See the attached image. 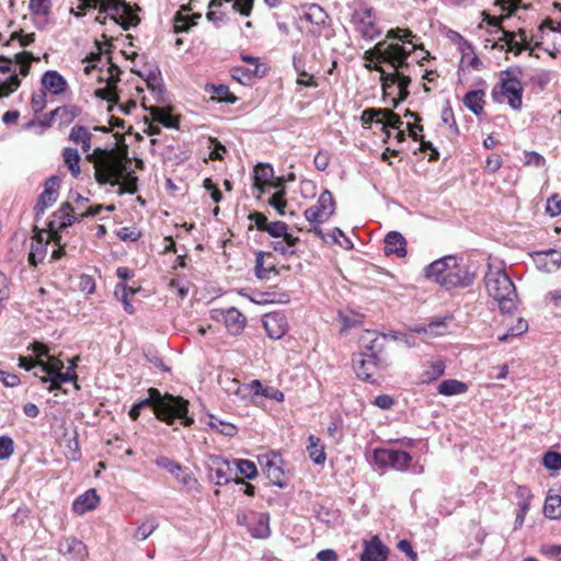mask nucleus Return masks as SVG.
I'll use <instances>...</instances> for the list:
<instances>
[{
	"label": "nucleus",
	"instance_id": "1",
	"mask_svg": "<svg viewBox=\"0 0 561 561\" xmlns=\"http://www.w3.org/2000/svg\"><path fill=\"white\" fill-rule=\"evenodd\" d=\"M188 405L190 402L180 396L161 393L156 388H149L148 398L134 403L128 415L136 421L141 410L150 407L159 421L168 425H173L175 421H179L180 425L187 427L194 423V419L188 415Z\"/></svg>",
	"mask_w": 561,
	"mask_h": 561
},
{
	"label": "nucleus",
	"instance_id": "2",
	"mask_svg": "<svg viewBox=\"0 0 561 561\" xmlns=\"http://www.w3.org/2000/svg\"><path fill=\"white\" fill-rule=\"evenodd\" d=\"M414 50V46L407 48L400 44H387L386 41H382L377 43L373 50L365 51V60L371 61L373 57H375L379 62H388L393 67V73H397L394 87L397 85L398 89V98H391L393 107H397L410 94L409 85L411 78L400 71V69L409 66L407 59Z\"/></svg>",
	"mask_w": 561,
	"mask_h": 561
},
{
	"label": "nucleus",
	"instance_id": "3",
	"mask_svg": "<svg viewBox=\"0 0 561 561\" xmlns=\"http://www.w3.org/2000/svg\"><path fill=\"white\" fill-rule=\"evenodd\" d=\"M460 262L456 255H446L428 264L424 275L446 289L468 287L473 283L474 274L462 267Z\"/></svg>",
	"mask_w": 561,
	"mask_h": 561
},
{
	"label": "nucleus",
	"instance_id": "4",
	"mask_svg": "<svg viewBox=\"0 0 561 561\" xmlns=\"http://www.w3.org/2000/svg\"><path fill=\"white\" fill-rule=\"evenodd\" d=\"M484 284L488 295L496 302L502 313H513L517 309L516 287L504 268L489 264Z\"/></svg>",
	"mask_w": 561,
	"mask_h": 561
},
{
	"label": "nucleus",
	"instance_id": "5",
	"mask_svg": "<svg viewBox=\"0 0 561 561\" xmlns=\"http://www.w3.org/2000/svg\"><path fill=\"white\" fill-rule=\"evenodd\" d=\"M94 153H99L94 161L96 182L101 185L107 183L112 186L118 185L126 171L127 153L107 152L101 149H96Z\"/></svg>",
	"mask_w": 561,
	"mask_h": 561
},
{
	"label": "nucleus",
	"instance_id": "6",
	"mask_svg": "<svg viewBox=\"0 0 561 561\" xmlns=\"http://www.w3.org/2000/svg\"><path fill=\"white\" fill-rule=\"evenodd\" d=\"M347 7L351 10L350 23L363 39L370 42L381 34L376 11L371 5L357 0Z\"/></svg>",
	"mask_w": 561,
	"mask_h": 561
},
{
	"label": "nucleus",
	"instance_id": "7",
	"mask_svg": "<svg viewBox=\"0 0 561 561\" xmlns=\"http://www.w3.org/2000/svg\"><path fill=\"white\" fill-rule=\"evenodd\" d=\"M78 8L84 10L85 8L99 7V13H107L117 24L124 30H129L136 26L140 20L133 12L131 7L125 0H79Z\"/></svg>",
	"mask_w": 561,
	"mask_h": 561
},
{
	"label": "nucleus",
	"instance_id": "8",
	"mask_svg": "<svg viewBox=\"0 0 561 561\" xmlns=\"http://www.w3.org/2000/svg\"><path fill=\"white\" fill-rule=\"evenodd\" d=\"M523 93L524 87L522 82L517 78L512 77L510 71H504L500 83L492 90V100L495 103H502L503 98H505L512 110L519 111L523 105Z\"/></svg>",
	"mask_w": 561,
	"mask_h": 561
},
{
	"label": "nucleus",
	"instance_id": "9",
	"mask_svg": "<svg viewBox=\"0 0 561 561\" xmlns=\"http://www.w3.org/2000/svg\"><path fill=\"white\" fill-rule=\"evenodd\" d=\"M79 219L76 215L75 208L69 202H65L60 207L51 215L48 222L49 238L55 242L61 241L60 232L73 225Z\"/></svg>",
	"mask_w": 561,
	"mask_h": 561
},
{
	"label": "nucleus",
	"instance_id": "10",
	"mask_svg": "<svg viewBox=\"0 0 561 561\" xmlns=\"http://www.w3.org/2000/svg\"><path fill=\"white\" fill-rule=\"evenodd\" d=\"M373 461L379 468L390 467L403 471L409 468L412 456L403 450L377 448L374 450Z\"/></svg>",
	"mask_w": 561,
	"mask_h": 561
},
{
	"label": "nucleus",
	"instance_id": "11",
	"mask_svg": "<svg viewBox=\"0 0 561 561\" xmlns=\"http://www.w3.org/2000/svg\"><path fill=\"white\" fill-rule=\"evenodd\" d=\"M335 211V202L330 191L324 190L317 203L305 210V217L310 224H323Z\"/></svg>",
	"mask_w": 561,
	"mask_h": 561
},
{
	"label": "nucleus",
	"instance_id": "12",
	"mask_svg": "<svg viewBox=\"0 0 561 561\" xmlns=\"http://www.w3.org/2000/svg\"><path fill=\"white\" fill-rule=\"evenodd\" d=\"M60 178L53 175L48 178L44 185V191L38 196L37 203L34 206L35 220L38 221L45 214L46 209L50 207L59 196Z\"/></svg>",
	"mask_w": 561,
	"mask_h": 561
},
{
	"label": "nucleus",
	"instance_id": "13",
	"mask_svg": "<svg viewBox=\"0 0 561 561\" xmlns=\"http://www.w3.org/2000/svg\"><path fill=\"white\" fill-rule=\"evenodd\" d=\"M20 84L12 59L0 55V98L10 95Z\"/></svg>",
	"mask_w": 561,
	"mask_h": 561
},
{
	"label": "nucleus",
	"instance_id": "14",
	"mask_svg": "<svg viewBox=\"0 0 561 561\" xmlns=\"http://www.w3.org/2000/svg\"><path fill=\"white\" fill-rule=\"evenodd\" d=\"M209 461V477L215 480L217 485H225L234 480L233 468L229 460L221 456H211Z\"/></svg>",
	"mask_w": 561,
	"mask_h": 561
},
{
	"label": "nucleus",
	"instance_id": "15",
	"mask_svg": "<svg viewBox=\"0 0 561 561\" xmlns=\"http://www.w3.org/2000/svg\"><path fill=\"white\" fill-rule=\"evenodd\" d=\"M353 364L358 378L374 382L373 376L378 367L376 353H359L353 357Z\"/></svg>",
	"mask_w": 561,
	"mask_h": 561
},
{
	"label": "nucleus",
	"instance_id": "16",
	"mask_svg": "<svg viewBox=\"0 0 561 561\" xmlns=\"http://www.w3.org/2000/svg\"><path fill=\"white\" fill-rule=\"evenodd\" d=\"M278 183H284V180L278 178L274 180V170L268 163H259L254 168L253 186L264 193L271 188H276Z\"/></svg>",
	"mask_w": 561,
	"mask_h": 561
},
{
	"label": "nucleus",
	"instance_id": "17",
	"mask_svg": "<svg viewBox=\"0 0 561 561\" xmlns=\"http://www.w3.org/2000/svg\"><path fill=\"white\" fill-rule=\"evenodd\" d=\"M263 325L273 340L282 339L288 331L287 318L282 312H271L263 317Z\"/></svg>",
	"mask_w": 561,
	"mask_h": 561
},
{
	"label": "nucleus",
	"instance_id": "18",
	"mask_svg": "<svg viewBox=\"0 0 561 561\" xmlns=\"http://www.w3.org/2000/svg\"><path fill=\"white\" fill-rule=\"evenodd\" d=\"M58 551L73 561H84L88 557L85 543L76 537H65L58 542Z\"/></svg>",
	"mask_w": 561,
	"mask_h": 561
},
{
	"label": "nucleus",
	"instance_id": "19",
	"mask_svg": "<svg viewBox=\"0 0 561 561\" xmlns=\"http://www.w3.org/2000/svg\"><path fill=\"white\" fill-rule=\"evenodd\" d=\"M30 348L38 357L46 356L48 358V363H45L42 359L37 362L38 370L41 374L54 375L56 371H61L64 368V363L60 359L48 355V348L45 344L35 342L30 346Z\"/></svg>",
	"mask_w": 561,
	"mask_h": 561
},
{
	"label": "nucleus",
	"instance_id": "20",
	"mask_svg": "<svg viewBox=\"0 0 561 561\" xmlns=\"http://www.w3.org/2000/svg\"><path fill=\"white\" fill-rule=\"evenodd\" d=\"M260 463H261L263 472L265 473L267 479L271 481V483L283 488L284 486V482H283L284 471L279 466V463H280L279 457L277 455L264 456V457L260 458Z\"/></svg>",
	"mask_w": 561,
	"mask_h": 561
},
{
	"label": "nucleus",
	"instance_id": "21",
	"mask_svg": "<svg viewBox=\"0 0 561 561\" xmlns=\"http://www.w3.org/2000/svg\"><path fill=\"white\" fill-rule=\"evenodd\" d=\"M42 90L50 94L58 95L66 91L68 83L66 79L56 70H48L42 76Z\"/></svg>",
	"mask_w": 561,
	"mask_h": 561
},
{
	"label": "nucleus",
	"instance_id": "22",
	"mask_svg": "<svg viewBox=\"0 0 561 561\" xmlns=\"http://www.w3.org/2000/svg\"><path fill=\"white\" fill-rule=\"evenodd\" d=\"M388 557V549L377 536L370 541H365L360 561H385Z\"/></svg>",
	"mask_w": 561,
	"mask_h": 561
},
{
	"label": "nucleus",
	"instance_id": "23",
	"mask_svg": "<svg viewBox=\"0 0 561 561\" xmlns=\"http://www.w3.org/2000/svg\"><path fill=\"white\" fill-rule=\"evenodd\" d=\"M407 241L398 231H390L385 237L383 252L386 255L394 254L398 257L407 255Z\"/></svg>",
	"mask_w": 561,
	"mask_h": 561
},
{
	"label": "nucleus",
	"instance_id": "24",
	"mask_svg": "<svg viewBox=\"0 0 561 561\" xmlns=\"http://www.w3.org/2000/svg\"><path fill=\"white\" fill-rule=\"evenodd\" d=\"M48 240L44 239V231L37 230L32 238L28 263L32 266H36L46 256Z\"/></svg>",
	"mask_w": 561,
	"mask_h": 561
},
{
	"label": "nucleus",
	"instance_id": "25",
	"mask_svg": "<svg viewBox=\"0 0 561 561\" xmlns=\"http://www.w3.org/2000/svg\"><path fill=\"white\" fill-rule=\"evenodd\" d=\"M173 477L181 484L182 491L190 494L201 492V484L188 468L181 465L180 471H176Z\"/></svg>",
	"mask_w": 561,
	"mask_h": 561
},
{
	"label": "nucleus",
	"instance_id": "26",
	"mask_svg": "<svg viewBox=\"0 0 561 561\" xmlns=\"http://www.w3.org/2000/svg\"><path fill=\"white\" fill-rule=\"evenodd\" d=\"M100 497L94 489L85 491L79 495L72 503V510L75 513L82 515L89 511L94 510L99 504Z\"/></svg>",
	"mask_w": 561,
	"mask_h": 561
},
{
	"label": "nucleus",
	"instance_id": "27",
	"mask_svg": "<svg viewBox=\"0 0 561 561\" xmlns=\"http://www.w3.org/2000/svg\"><path fill=\"white\" fill-rule=\"evenodd\" d=\"M457 37L459 50L461 53V64L467 65L473 69H479L481 66V60L476 55L473 45L461 35H457Z\"/></svg>",
	"mask_w": 561,
	"mask_h": 561
},
{
	"label": "nucleus",
	"instance_id": "28",
	"mask_svg": "<svg viewBox=\"0 0 561 561\" xmlns=\"http://www.w3.org/2000/svg\"><path fill=\"white\" fill-rule=\"evenodd\" d=\"M224 322L227 330L237 335L241 333L245 327V317L236 308H229L224 313Z\"/></svg>",
	"mask_w": 561,
	"mask_h": 561
},
{
	"label": "nucleus",
	"instance_id": "29",
	"mask_svg": "<svg viewBox=\"0 0 561 561\" xmlns=\"http://www.w3.org/2000/svg\"><path fill=\"white\" fill-rule=\"evenodd\" d=\"M205 92L210 94V100L219 103L233 104L237 102V96L230 92L229 87L226 84H211L205 85Z\"/></svg>",
	"mask_w": 561,
	"mask_h": 561
},
{
	"label": "nucleus",
	"instance_id": "30",
	"mask_svg": "<svg viewBox=\"0 0 561 561\" xmlns=\"http://www.w3.org/2000/svg\"><path fill=\"white\" fill-rule=\"evenodd\" d=\"M484 96H485V93L483 90H471L465 94L462 102H463V105L470 112H472L474 115L479 116L480 114L483 113V108H484V104H485Z\"/></svg>",
	"mask_w": 561,
	"mask_h": 561
},
{
	"label": "nucleus",
	"instance_id": "31",
	"mask_svg": "<svg viewBox=\"0 0 561 561\" xmlns=\"http://www.w3.org/2000/svg\"><path fill=\"white\" fill-rule=\"evenodd\" d=\"M369 70H375L380 73V81L382 87V96H392L394 91V80L397 73L387 72L383 67H381L379 64H368L366 66Z\"/></svg>",
	"mask_w": 561,
	"mask_h": 561
},
{
	"label": "nucleus",
	"instance_id": "32",
	"mask_svg": "<svg viewBox=\"0 0 561 561\" xmlns=\"http://www.w3.org/2000/svg\"><path fill=\"white\" fill-rule=\"evenodd\" d=\"M299 242V238L295 237L290 233L280 238V240H276L272 243V249L280 253L282 255H293L296 253V248Z\"/></svg>",
	"mask_w": 561,
	"mask_h": 561
},
{
	"label": "nucleus",
	"instance_id": "33",
	"mask_svg": "<svg viewBox=\"0 0 561 561\" xmlns=\"http://www.w3.org/2000/svg\"><path fill=\"white\" fill-rule=\"evenodd\" d=\"M445 373V363L442 359L432 360L427 368L420 375L421 383H430L437 380Z\"/></svg>",
	"mask_w": 561,
	"mask_h": 561
},
{
	"label": "nucleus",
	"instance_id": "34",
	"mask_svg": "<svg viewBox=\"0 0 561 561\" xmlns=\"http://www.w3.org/2000/svg\"><path fill=\"white\" fill-rule=\"evenodd\" d=\"M437 391L447 397L462 394L468 391V385L457 379H446L439 383Z\"/></svg>",
	"mask_w": 561,
	"mask_h": 561
},
{
	"label": "nucleus",
	"instance_id": "35",
	"mask_svg": "<svg viewBox=\"0 0 561 561\" xmlns=\"http://www.w3.org/2000/svg\"><path fill=\"white\" fill-rule=\"evenodd\" d=\"M307 451L310 459L316 465H323L325 462L327 456L324 453V447L320 444L319 437L314 435L308 436Z\"/></svg>",
	"mask_w": 561,
	"mask_h": 561
},
{
	"label": "nucleus",
	"instance_id": "36",
	"mask_svg": "<svg viewBox=\"0 0 561 561\" xmlns=\"http://www.w3.org/2000/svg\"><path fill=\"white\" fill-rule=\"evenodd\" d=\"M185 8H182L174 18L173 30L174 33L187 32L193 25L196 24L195 19H199V14L190 15Z\"/></svg>",
	"mask_w": 561,
	"mask_h": 561
},
{
	"label": "nucleus",
	"instance_id": "37",
	"mask_svg": "<svg viewBox=\"0 0 561 561\" xmlns=\"http://www.w3.org/2000/svg\"><path fill=\"white\" fill-rule=\"evenodd\" d=\"M407 128L410 133V136L413 138L414 141H420V149L422 151L431 150L430 160H437L439 157L438 151L433 147L432 142L426 141L423 139V137H420L416 133V130L422 131L423 126L422 125H412L411 123L407 124Z\"/></svg>",
	"mask_w": 561,
	"mask_h": 561
},
{
	"label": "nucleus",
	"instance_id": "38",
	"mask_svg": "<svg viewBox=\"0 0 561 561\" xmlns=\"http://www.w3.org/2000/svg\"><path fill=\"white\" fill-rule=\"evenodd\" d=\"M80 112L81 110L76 105L59 106L50 112V119L59 118L61 124H69Z\"/></svg>",
	"mask_w": 561,
	"mask_h": 561
},
{
	"label": "nucleus",
	"instance_id": "39",
	"mask_svg": "<svg viewBox=\"0 0 561 561\" xmlns=\"http://www.w3.org/2000/svg\"><path fill=\"white\" fill-rule=\"evenodd\" d=\"M276 192L268 199V205L275 208L280 216H285V208L287 206V202L285 199L286 188L284 183L276 184Z\"/></svg>",
	"mask_w": 561,
	"mask_h": 561
},
{
	"label": "nucleus",
	"instance_id": "40",
	"mask_svg": "<svg viewBox=\"0 0 561 561\" xmlns=\"http://www.w3.org/2000/svg\"><path fill=\"white\" fill-rule=\"evenodd\" d=\"M543 514L550 519H558L561 517V496L560 495H547Z\"/></svg>",
	"mask_w": 561,
	"mask_h": 561
},
{
	"label": "nucleus",
	"instance_id": "41",
	"mask_svg": "<svg viewBox=\"0 0 561 561\" xmlns=\"http://www.w3.org/2000/svg\"><path fill=\"white\" fill-rule=\"evenodd\" d=\"M62 158L72 176L77 178L80 174V154L78 150L76 148H65Z\"/></svg>",
	"mask_w": 561,
	"mask_h": 561
},
{
	"label": "nucleus",
	"instance_id": "42",
	"mask_svg": "<svg viewBox=\"0 0 561 561\" xmlns=\"http://www.w3.org/2000/svg\"><path fill=\"white\" fill-rule=\"evenodd\" d=\"M151 115L154 122H158L159 124L163 125L168 128H178L179 127V121L175 116L167 112L164 108L161 107H152L151 108Z\"/></svg>",
	"mask_w": 561,
	"mask_h": 561
},
{
	"label": "nucleus",
	"instance_id": "43",
	"mask_svg": "<svg viewBox=\"0 0 561 561\" xmlns=\"http://www.w3.org/2000/svg\"><path fill=\"white\" fill-rule=\"evenodd\" d=\"M265 257H272L271 253H265L263 251L256 252L255 255V276L260 279L268 278L270 273L274 270V264L271 263L267 266L264 265Z\"/></svg>",
	"mask_w": 561,
	"mask_h": 561
},
{
	"label": "nucleus",
	"instance_id": "44",
	"mask_svg": "<svg viewBox=\"0 0 561 561\" xmlns=\"http://www.w3.org/2000/svg\"><path fill=\"white\" fill-rule=\"evenodd\" d=\"M124 182L118 187V195H123L125 193L135 194L138 191V178L135 175V172L126 167L125 174L122 179Z\"/></svg>",
	"mask_w": 561,
	"mask_h": 561
},
{
	"label": "nucleus",
	"instance_id": "45",
	"mask_svg": "<svg viewBox=\"0 0 561 561\" xmlns=\"http://www.w3.org/2000/svg\"><path fill=\"white\" fill-rule=\"evenodd\" d=\"M267 514H259L255 518V524L250 527L251 535L255 538H267L271 534Z\"/></svg>",
	"mask_w": 561,
	"mask_h": 561
},
{
	"label": "nucleus",
	"instance_id": "46",
	"mask_svg": "<svg viewBox=\"0 0 561 561\" xmlns=\"http://www.w3.org/2000/svg\"><path fill=\"white\" fill-rule=\"evenodd\" d=\"M538 256L548 272L556 270L561 265V252L558 250L550 249L538 253Z\"/></svg>",
	"mask_w": 561,
	"mask_h": 561
},
{
	"label": "nucleus",
	"instance_id": "47",
	"mask_svg": "<svg viewBox=\"0 0 561 561\" xmlns=\"http://www.w3.org/2000/svg\"><path fill=\"white\" fill-rule=\"evenodd\" d=\"M159 526L158 520L153 516H148L137 527L134 537L138 540H146Z\"/></svg>",
	"mask_w": 561,
	"mask_h": 561
},
{
	"label": "nucleus",
	"instance_id": "48",
	"mask_svg": "<svg viewBox=\"0 0 561 561\" xmlns=\"http://www.w3.org/2000/svg\"><path fill=\"white\" fill-rule=\"evenodd\" d=\"M328 15L325 11L318 4H311L305 12V19L314 25H324Z\"/></svg>",
	"mask_w": 561,
	"mask_h": 561
},
{
	"label": "nucleus",
	"instance_id": "49",
	"mask_svg": "<svg viewBox=\"0 0 561 561\" xmlns=\"http://www.w3.org/2000/svg\"><path fill=\"white\" fill-rule=\"evenodd\" d=\"M382 117L380 121L381 128L385 130L390 127L393 129H400L403 125L401 117L389 108H382Z\"/></svg>",
	"mask_w": 561,
	"mask_h": 561
},
{
	"label": "nucleus",
	"instance_id": "50",
	"mask_svg": "<svg viewBox=\"0 0 561 561\" xmlns=\"http://www.w3.org/2000/svg\"><path fill=\"white\" fill-rule=\"evenodd\" d=\"M39 60L28 51H21L14 56V65L20 67V75L26 77L30 72L31 62Z\"/></svg>",
	"mask_w": 561,
	"mask_h": 561
},
{
	"label": "nucleus",
	"instance_id": "51",
	"mask_svg": "<svg viewBox=\"0 0 561 561\" xmlns=\"http://www.w3.org/2000/svg\"><path fill=\"white\" fill-rule=\"evenodd\" d=\"M209 426L225 436L231 437L237 434V428L233 424L224 422L214 416H210Z\"/></svg>",
	"mask_w": 561,
	"mask_h": 561
},
{
	"label": "nucleus",
	"instance_id": "52",
	"mask_svg": "<svg viewBox=\"0 0 561 561\" xmlns=\"http://www.w3.org/2000/svg\"><path fill=\"white\" fill-rule=\"evenodd\" d=\"M497 32L502 33V37H500L499 41H504L505 44L510 47V50H515V55H518L522 50L526 49V45L519 46V42L515 39V32L506 31L502 26L497 30Z\"/></svg>",
	"mask_w": 561,
	"mask_h": 561
},
{
	"label": "nucleus",
	"instance_id": "53",
	"mask_svg": "<svg viewBox=\"0 0 561 561\" xmlns=\"http://www.w3.org/2000/svg\"><path fill=\"white\" fill-rule=\"evenodd\" d=\"M51 8L50 0H30V10L37 18H46Z\"/></svg>",
	"mask_w": 561,
	"mask_h": 561
},
{
	"label": "nucleus",
	"instance_id": "54",
	"mask_svg": "<svg viewBox=\"0 0 561 561\" xmlns=\"http://www.w3.org/2000/svg\"><path fill=\"white\" fill-rule=\"evenodd\" d=\"M382 108H366L362 113V124L365 128H370L373 123L380 124Z\"/></svg>",
	"mask_w": 561,
	"mask_h": 561
},
{
	"label": "nucleus",
	"instance_id": "55",
	"mask_svg": "<svg viewBox=\"0 0 561 561\" xmlns=\"http://www.w3.org/2000/svg\"><path fill=\"white\" fill-rule=\"evenodd\" d=\"M237 471L247 479H253L257 474L256 466L253 461L240 459L234 462Z\"/></svg>",
	"mask_w": 561,
	"mask_h": 561
},
{
	"label": "nucleus",
	"instance_id": "56",
	"mask_svg": "<svg viewBox=\"0 0 561 561\" xmlns=\"http://www.w3.org/2000/svg\"><path fill=\"white\" fill-rule=\"evenodd\" d=\"M528 330V323L526 320H524L523 318H519L516 322V325L512 327L511 329H508V331L503 334V335H500L497 339L499 341L501 342H506L511 336H518V335H522L523 333H525L526 331Z\"/></svg>",
	"mask_w": 561,
	"mask_h": 561
},
{
	"label": "nucleus",
	"instance_id": "57",
	"mask_svg": "<svg viewBox=\"0 0 561 561\" xmlns=\"http://www.w3.org/2000/svg\"><path fill=\"white\" fill-rule=\"evenodd\" d=\"M265 232L272 238L279 239L288 234V225L284 221H271Z\"/></svg>",
	"mask_w": 561,
	"mask_h": 561
},
{
	"label": "nucleus",
	"instance_id": "58",
	"mask_svg": "<svg viewBox=\"0 0 561 561\" xmlns=\"http://www.w3.org/2000/svg\"><path fill=\"white\" fill-rule=\"evenodd\" d=\"M387 37L401 41L404 44H410L411 47L414 46L416 48V46L411 43V38L414 37V35L412 34V32L410 30L392 28V30L388 31Z\"/></svg>",
	"mask_w": 561,
	"mask_h": 561
},
{
	"label": "nucleus",
	"instance_id": "59",
	"mask_svg": "<svg viewBox=\"0 0 561 561\" xmlns=\"http://www.w3.org/2000/svg\"><path fill=\"white\" fill-rule=\"evenodd\" d=\"M46 102H47V95L44 90L34 92L31 98V106H32L33 112L35 114L41 113L45 108Z\"/></svg>",
	"mask_w": 561,
	"mask_h": 561
},
{
	"label": "nucleus",
	"instance_id": "60",
	"mask_svg": "<svg viewBox=\"0 0 561 561\" xmlns=\"http://www.w3.org/2000/svg\"><path fill=\"white\" fill-rule=\"evenodd\" d=\"M543 466L549 470L561 469V454L557 451H548L542 459Z\"/></svg>",
	"mask_w": 561,
	"mask_h": 561
},
{
	"label": "nucleus",
	"instance_id": "61",
	"mask_svg": "<svg viewBox=\"0 0 561 561\" xmlns=\"http://www.w3.org/2000/svg\"><path fill=\"white\" fill-rule=\"evenodd\" d=\"M154 463L159 468H163V469L168 470L172 476L176 471H180V467H181V463H179V462H176V461H174L171 458L165 457V456L157 457L156 460H154Z\"/></svg>",
	"mask_w": 561,
	"mask_h": 561
},
{
	"label": "nucleus",
	"instance_id": "62",
	"mask_svg": "<svg viewBox=\"0 0 561 561\" xmlns=\"http://www.w3.org/2000/svg\"><path fill=\"white\" fill-rule=\"evenodd\" d=\"M14 450L13 439L9 436H0V460H5L11 457Z\"/></svg>",
	"mask_w": 561,
	"mask_h": 561
},
{
	"label": "nucleus",
	"instance_id": "63",
	"mask_svg": "<svg viewBox=\"0 0 561 561\" xmlns=\"http://www.w3.org/2000/svg\"><path fill=\"white\" fill-rule=\"evenodd\" d=\"M89 137H92V134L83 126H73L69 134V139L76 144L82 142Z\"/></svg>",
	"mask_w": 561,
	"mask_h": 561
},
{
	"label": "nucleus",
	"instance_id": "64",
	"mask_svg": "<svg viewBox=\"0 0 561 561\" xmlns=\"http://www.w3.org/2000/svg\"><path fill=\"white\" fill-rule=\"evenodd\" d=\"M546 211L551 217H556L561 214V197L558 194H554L548 198Z\"/></svg>",
	"mask_w": 561,
	"mask_h": 561
}]
</instances>
